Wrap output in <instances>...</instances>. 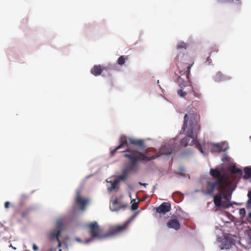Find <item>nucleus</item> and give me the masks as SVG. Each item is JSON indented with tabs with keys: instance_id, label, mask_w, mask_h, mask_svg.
<instances>
[{
	"instance_id": "nucleus-1",
	"label": "nucleus",
	"mask_w": 251,
	"mask_h": 251,
	"mask_svg": "<svg viewBox=\"0 0 251 251\" xmlns=\"http://www.w3.org/2000/svg\"><path fill=\"white\" fill-rule=\"evenodd\" d=\"M210 175L214 181H208L204 193L208 195H213L215 190L218 193L213 195V202L215 206L219 208H227L231 205L229 203L232 194L235 189L233 183L228 176L222 174L218 168L211 169Z\"/></svg>"
},
{
	"instance_id": "nucleus-2",
	"label": "nucleus",
	"mask_w": 251,
	"mask_h": 251,
	"mask_svg": "<svg viewBox=\"0 0 251 251\" xmlns=\"http://www.w3.org/2000/svg\"><path fill=\"white\" fill-rule=\"evenodd\" d=\"M187 127V136L181 140L180 145L183 147L187 146L189 145L190 138H191L192 140L190 145H195L201 153L206 154L203 151L200 143L194 138V136H197L201 130L200 115L195 112L189 113V115L185 114L184 117V122L181 129L184 132Z\"/></svg>"
},
{
	"instance_id": "nucleus-3",
	"label": "nucleus",
	"mask_w": 251,
	"mask_h": 251,
	"mask_svg": "<svg viewBox=\"0 0 251 251\" xmlns=\"http://www.w3.org/2000/svg\"><path fill=\"white\" fill-rule=\"evenodd\" d=\"M128 151L129 153H125L124 156L128 159L130 164L122 171V174L127 177L129 172L135 169L136 164L139 161H148L155 158L154 156L148 157L144 153L139 152L137 150H129Z\"/></svg>"
},
{
	"instance_id": "nucleus-4",
	"label": "nucleus",
	"mask_w": 251,
	"mask_h": 251,
	"mask_svg": "<svg viewBox=\"0 0 251 251\" xmlns=\"http://www.w3.org/2000/svg\"><path fill=\"white\" fill-rule=\"evenodd\" d=\"M129 222L127 221L122 224H117L109 226L108 232L101 236L102 238L117 236L125 232L128 227Z\"/></svg>"
},
{
	"instance_id": "nucleus-5",
	"label": "nucleus",
	"mask_w": 251,
	"mask_h": 251,
	"mask_svg": "<svg viewBox=\"0 0 251 251\" xmlns=\"http://www.w3.org/2000/svg\"><path fill=\"white\" fill-rule=\"evenodd\" d=\"M63 229V222L62 220H58L56 222V229L51 232L50 236L51 239H55L58 243V247H61V243L59 239Z\"/></svg>"
},
{
	"instance_id": "nucleus-6",
	"label": "nucleus",
	"mask_w": 251,
	"mask_h": 251,
	"mask_svg": "<svg viewBox=\"0 0 251 251\" xmlns=\"http://www.w3.org/2000/svg\"><path fill=\"white\" fill-rule=\"evenodd\" d=\"M128 139L127 140V139L126 136H125V135L121 136L120 137V139H119V145L118 147H117L115 149H114V150L111 151V152H110L111 155L112 156H113L117 151H118V150H120L121 149H122L124 147H126V150L121 151V152L127 151V153H129V152L128 151L129 150H130L131 151L135 150V149H131L130 148H129L128 147Z\"/></svg>"
},
{
	"instance_id": "nucleus-7",
	"label": "nucleus",
	"mask_w": 251,
	"mask_h": 251,
	"mask_svg": "<svg viewBox=\"0 0 251 251\" xmlns=\"http://www.w3.org/2000/svg\"><path fill=\"white\" fill-rule=\"evenodd\" d=\"M88 227L89 229L91 238H94L100 237V228L97 222H94L89 224Z\"/></svg>"
},
{
	"instance_id": "nucleus-8",
	"label": "nucleus",
	"mask_w": 251,
	"mask_h": 251,
	"mask_svg": "<svg viewBox=\"0 0 251 251\" xmlns=\"http://www.w3.org/2000/svg\"><path fill=\"white\" fill-rule=\"evenodd\" d=\"M75 202L76 204L81 210H84L85 209V206L88 202V200L82 198L81 197L80 191H77L76 193Z\"/></svg>"
},
{
	"instance_id": "nucleus-9",
	"label": "nucleus",
	"mask_w": 251,
	"mask_h": 251,
	"mask_svg": "<svg viewBox=\"0 0 251 251\" xmlns=\"http://www.w3.org/2000/svg\"><path fill=\"white\" fill-rule=\"evenodd\" d=\"M171 204L169 202H164L158 207L156 208V212L158 213L166 214L170 211Z\"/></svg>"
},
{
	"instance_id": "nucleus-10",
	"label": "nucleus",
	"mask_w": 251,
	"mask_h": 251,
	"mask_svg": "<svg viewBox=\"0 0 251 251\" xmlns=\"http://www.w3.org/2000/svg\"><path fill=\"white\" fill-rule=\"evenodd\" d=\"M230 79L231 77L222 74L221 72H218L213 76V79L216 82L229 80Z\"/></svg>"
},
{
	"instance_id": "nucleus-11",
	"label": "nucleus",
	"mask_w": 251,
	"mask_h": 251,
	"mask_svg": "<svg viewBox=\"0 0 251 251\" xmlns=\"http://www.w3.org/2000/svg\"><path fill=\"white\" fill-rule=\"evenodd\" d=\"M168 228H173L175 230H178L180 227V225L177 219H172L169 220L167 224Z\"/></svg>"
},
{
	"instance_id": "nucleus-12",
	"label": "nucleus",
	"mask_w": 251,
	"mask_h": 251,
	"mask_svg": "<svg viewBox=\"0 0 251 251\" xmlns=\"http://www.w3.org/2000/svg\"><path fill=\"white\" fill-rule=\"evenodd\" d=\"M102 71L101 66L100 65H95L91 70V73L95 76L101 75Z\"/></svg>"
},
{
	"instance_id": "nucleus-13",
	"label": "nucleus",
	"mask_w": 251,
	"mask_h": 251,
	"mask_svg": "<svg viewBox=\"0 0 251 251\" xmlns=\"http://www.w3.org/2000/svg\"><path fill=\"white\" fill-rule=\"evenodd\" d=\"M231 246V241L227 239H224L219 247L221 250L228 249Z\"/></svg>"
},
{
	"instance_id": "nucleus-14",
	"label": "nucleus",
	"mask_w": 251,
	"mask_h": 251,
	"mask_svg": "<svg viewBox=\"0 0 251 251\" xmlns=\"http://www.w3.org/2000/svg\"><path fill=\"white\" fill-rule=\"evenodd\" d=\"M128 141L131 144L134 145L138 147H143L144 146V141L143 140L129 138H128Z\"/></svg>"
},
{
	"instance_id": "nucleus-15",
	"label": "nucleus",
	"mask_w": 251,
	"mask_h": 251,
	"mask_svg": "<svg viewBox=\"0 0 251 251\" xmlns=\"http://www.w3.org/2000/svg\"><path fill=\"white\" fill-rule=\"evenodd\" d=\"M245 175L243 176L245 179H249L251 178V168L246 167L244 169Z\"/></svg>"
},
{
	"instance_id": "nucleus-16",
	"label": "nucleus",
	"mask_w": 251,
	"mask_h": 251,
	"mask_svg": "<svg viewBox=\"0 0 251 251\" xmlns=\"http://www.w3.org/2000/svg\"><path fill=\"white\" fill-rule=\"evenodd\" d=\"M111 183V186L108 188V190L109 192H112L113 190L117 188V185L119 183V181L117 180H114V181H110Z\"/></svg>"
},
{
	"instance_id": "nucleus-17",
	"label": "nucleus",
	"mask_w": 251,
	"mask_h": 251,
	"mask_svg": "<svg viewBox=\"0 0 251 251\" xmlns=\"http://www.w3.org/2000/svg\"><path fill=\"white\" fill-rule=\"evenodd\" d=\"M230 172L231 173L233 174H241L242 171L241 169H239L236 167L235 165H233L231 166L229 169Z\"/></svg>"
},
{
	"instance_id": "nucleus-18",
	"label": "nucleus",
	"mask_w": 251,
	"mask_h": 251,
	"mask_svg": "<svg viewBox=\"0 0 251 251\" xmlns=\"http://www.w3.org/2000/svg\"><path fill=\"white\" fill-rule=\"evenodd\" d=\"M212 150L214 151L220 152L221 151H226V149L223 150L222 146L220 144H217L213 145V149Z\"/></svg>"
},
{
	"instance_id": "nucleus-19",
	"label": "nucleus",
	"mask_w": 251,
	"mask_h": 251,
	"mask_svg": "<svg viewBox=\"0 0 251 251\" xmlns=\"http://www.w3.org/2000/svg\"><path fill=\"white\" fill-rule=\"evenodd\" d=\"M128 57L126 56L122 55L120 56L117 60V63L119 65H123L125 63L126 61L127 60Z\"/></svg>"
},
{
	"instance_id": "nucleus-20",
	"label": "nucleus",
	"mask_w": 251,
	"mask_h": 251,
	"mask_svg": "<svg viewBox=\"0 0 251 251\" xmlns=\"http://www.w3.org/2000/svg\"><path fill=\"white\" fill-rule=\"evenodd\" d=\"M173 150V148L171 147H170L167 149H162L161 151L162 153H163V154L169 155V154H170L171 153H172Z\"/></svg>"
},
{
	"instance_id": "nucleus-21",
	"label": "nucleus",
	"mask_w": 251,
	"mask_h": 251,
	"mask_svg": "<svg viewBox=\"0 0 251 251\" xmlns=\"http://www.w3.org/2000/svg\"><path fill=\"white\" fill-rule=\"evenodd\" d=\"M186 48H187V45L183 42H181L177 44V47H176V48L178 50H181V49H186Z\"/></svg>"
},
{
	"instance_id": "nucleus-22",
	"label": "nucleus",
	"mask_w": 251,
	"mask_h": 251,
	"mask_svg": "<svg viewBox=\"0 0 251 251\" xmlns=\"http://www.w3.org/2000/svg\"><path fill=\"white\" fill-rule=\"evenodd\" d=\"M193 64H194V62H192L191 63V64L190 65H189L188 66H187L186 68V70L185 71V73H186L187 77H188V76H189V75L190 73L191 68L193 66Z\"/></svg>"
},
{
	"instance_id": "nucleus-23",
	"label": "nucleus",
	"mask_w": 251,
	"mask_h": 251,
	"mask_svg": "<svg viewBox=\"0 0 251 251\" xmlns=\"http://www.w3.org/2000/svg\"><path fill=\"white\" fill-rule=\"evenodd\" d=\"M239 215H240V218L241 219H243L245 216L246 210H245V208H243L240 209Z\"/></svg>"
},
{
	"instance_id": "nucleus-24",
	"label": "nucleus",
	"mask_w": 251,
	"mask_h": 251,
	"mask_svg": "<svg viewBox=\"0 0 251 251\" xmlns=\"http://www.w3.org/2000/svg\"><path fill=\"white\" fill-rule=\"evenodd\" d=\"M177 94L181 97H184L186 95V93L180 89L177 91Z\"/></svg>"
},
{
	"instance_id": "nucleus-25",
	"label": "nucleus",
	"mask_w": 251,
	"mask_h": 251,
	"mask_svg": "<svg viewBox=\"0 0 251 251\" xmlns=\"http://www.w3.org/2000/svg\"><path fill=\"white\" fill-rule=\"evenodd\" d=\"M138 208V202H134L131 205V209L133 210H135Z\"/></svg>"
},
{
	"instance_id": "nucleus-26",
	"label": "nucleus",
	"mask_w": 251,
	"mask_h": 251,
	"mask_svg": "<svg viewBox=\"0 0 251 251\" xmlns=\"http://www.w3.org/2000/svg\"><path fill=\"white\" fill-rule=\"evenodd\" d=\"M118 178L120 180H125L127 178V176H125V175L122 174V175L119 176H118Z\"/></svg>"
},
{
	"instance_id": "nucleus-27",
	"label": "nucleus",
	"mask_w": 251,
	"mask_h": 251,
	"mask_svg": "<svg viewBox=\"0 0 251 251\" xmlns=\"http://www.w3.org/2000/svg\"><path fill=\"white\" fill-rule=\"evenodd\" d=\"M246 207L247 208H251V199L248 200L246 203Z\"/></svg>"
},
{
	"instance_id": "nucleus-28",
	"label": "nucleus",
	"mask_w": 251,
	"mask_h": 251,
	"mask_svg": "<svg viewBox=\"0 0 251 251\" xmlns=\"http://www.w3.org/2000/svg\"><path fill=\"white\" fill-rule=\"evenodd\" d=\"M193 95L198 98H200L201 94L198 92H195L194 90H193Z\"/></svg>"
},
{
	"instance_id": "nucleus-29",
	"label": "nucleus",
	"mask_w": 251,
	"mask_h": 251,
	"mask_svg": "<svg viewBox=\"0 0 251 251\" xmlns=\"http://www.w3.org/2000/svg\"><path fill=\"white\" fill-rule=\"evenodd\" d=\"M211 62V59L210 58V56L207 57L206 61L205 62V64L210 65Z\"/></svg>"
},
{
	"instance_id": "nucleus-30",
	"label": "nucleus",
	"mask_w": 251,
	"mask_h": 251,
	"mask_svg": "<svg viewBox=\"0 0 251 251\" xmlns=\"http://www.w3.org/2000/svg\"><path fill=\"white\" fill-rule=\"evenodd\" d=\"M127 204H122L121 205H120V208H115V210H118L120 208H126L127 207Z\"/></svg>"
},
{
	"instance_id": "nucleus-31",
	"label": "nucleus",
	"mask_w": 251,
	"mask_h": 251,
	"mask_svg": "<svg viewBox=\"0 0 251 251\" xmlns=\"http://www.w3.org/2000/svg\"><path fill=\"white\" fill-rule=\"evenodd\" d=\"M10 202L9 201H6L4 203V207L5 208H8L9 207Z\"/></svg>"
},
{
	"instance_id": "nucleus-32",
	"label": "nucleus",
	"mask_w": 251,
	"mask_h": 251,
	"mask_svg": "<svg viewBox=\"0 0 251 251\" xmlns=\"http://www.w3.org/2000/svg\"><path fill=\"white\" fill-rule=\"evenodd\" d=\"M119 203V201H118V199H115L112 202V204L113 205H116L117 204H118Z\"/></svg>"
},
{
	"instance_id": "nucleus-33",
	"label": "nucleus",
	"mask_w": 251,
	"mask_h": 251,
	"mask_svg": "<svg viewBox=\"0 0 251 251\" xmlns=\"http://www.w3.org/2000/svg\"><path fill=\"white\" fill-rule=\"evenodd\" d=\"M247 221L248 222H250L251 221V212L248 214V219H247Z\"/></svg>"
},
{
	"instance_id": "nucleus-34",
	"label": "nucleus",
	"mask_w": 251,
	"mask_h": 251,
	"mask_svg": "<svg viewBox=\"0 0 251 251\" xmlns=\"http://www.w3.org/2000/svg\"><path fill=\"white\" fill-rule=\"evenodd\" d=\"M38 247L35 244H33V250L36 251L38 250Z\"/></svg>"
},
{
	"instance_id": "nucleus-35",
	"label": "nucleus",
	"mask_w": 251,
	"mask_h": 251,
	"mask_svg": "<svg viewBox=\"0 0 251 251\" xmlns=\"http://www.w3.org/2000/svg\"><path fill=\"white\" fill-rule=\"evenodd\" d=\"M248 197L249 199H251V191L248 192Z\"/></svg>"
},
{
	"instance_id": "nucleus-36",
	"label": "nucleus",
	"mask_w": 251,
	"mask_h": 251,
	"mask_svg": "<svg viewBox=\"0 0 251 251\" xmlns=\"http://www.w3.org/2000/svg\"><path fill=\"white\" fill-rule=\"evenodd\" d=\"M249 243L251 244V233L249 234Z\"/></svg>"
},
{
	"instance_id": "nucleus-37",
	"label": "nucleus",
	"mask_w": 251,
	"mask_h": 251,
	"mask_svg": "<svg viewBox=\"0 0 251 251\" xmlns=\"http://www.w3.org/2000/svg\"><path fill=\"white\" fill-rule=\"evenodd\" d=\"M139 184L141 185H143L144 186H146V185H148V184H147V183H142L141 182L139 183Z\"/></svg>"
},
{
	"instance_id": "nucleus-38",
	"label": "nucleus",
	"mask_w": 251,
	"mask_h": 251,
	"mask_svg": "<svg viewBox=\"0 0 251 251\" xmlns=\"http://www.w3.org/2000/svg\"><path fill=\"white\" fill-rule=\"evenodd\" d=\"M233 1H236L240 3V0H232Z\"/></svg>"
},
{
	"instance_id": "nucleus-39",
	"label": "nucleus",
	"mask_w": 251,
	"mask_h": 251,
	"mask_svg": "<svg viewBox=\"0 0 251 251\" xmlns=\"http://www.w3.org/2000/svg\"><path fill=\"white\" fill-rule=\"evenodd\" d=\"M10 246H11V247H12L13 249H16V248H15L13 247L12 246V245H10Z\"/></svg>"
},
{
	"instance_id": "nucleus-40",
	"label": "nucleus",
	"mask_w": 251,
	"mask_h": 251,
	"mask_svg": "<svg viewBox=\"0 0 251 251\" xmlns=\"http://www.w3.org/2000/svg\"><path fill=\"white\" fill-rule=\"evenodd\" d=\"M59 251H62L61 249H60V250H59Z\"/></svg>"
}]
</instances>
